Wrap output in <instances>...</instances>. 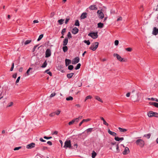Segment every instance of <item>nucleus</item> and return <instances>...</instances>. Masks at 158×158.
<instances>
[{
	"label": "nucleus",
	"instance_id": "f257e3e1",
	"mask_svg": "<svg viewBox=\"0 0 158 158\" xmlns=\"http://www.w3.org/2000/svg\"><path fill=\"white\" fill-rule=\"evenodd\" d=\"M64 148L65 149H67V148L70 149L74 148H73V147L72 146L70 140H67L65 141L64 142Z\"/></svg>",
	"mask_w": 158,
	"mask_h": 158
},
{
	"label": "nucleus",
	"instance_id": "f03ea898",
	"mask_svg": "<svg viewBox=\"0 0 158 158\" xmlns=\"http://www.w3.org/2000/svg\"><path fill=\"white\" fill-rule=\"evenodd\" d=\"M137 145L139 146L140 148H143L145 145L144 141L142 139H138L135 141Z\"/></svg>",
	"mask_w": 158,
	"mask_h": 158
},
{
	"label": "nucleus",
	"instance_id": "7ed1b4c3",
	"mask_svg": "<svg viewBox=\"0 0 158 158\" xmlns=\"http://www.w3.org/2000/svg\"><path fill=\"white\" fill-rule=\"evenodd\" d=\"M113 56L114 57H116L117 59L120 62H127V59H123V58H122L120 56L118 55V54L117 53H114L113 54Z\"/></svg>",
	"mask_w": 158,
	"mask_h": 158
},
{
	"label": "nucleus",
	"instance_id": "20e7f679",
	"mask_svg": "<svg viewBox=\"0 0 158 158\" xmlns=\"http://www.w3.org/2000/svg\"><path fill=\"white\" fill-rule=\"evenodd\" d=\"M148 115L149 117H151L153 116L156 117H158V113L152 111H150L148 113Z\"/></svg>",
	"mask_w": 158,
	"mask_h": 158
},
{
	"label": "nucleus",
	"instance_id": "39448f33",
	"mask_svg": "<svg viewBox=\"0 0 158 158\" xmlns=\"http://www.w3.org/2000/svg\"><path fill=\"white\" fill-rule=\"evenodd\" d=\"M98 32H90L88 34V35L90 36L93 39H96L98 37Z\"/></svg>",
	"mask_w": 158,
	"mask_h": 158
},
{
	"label": "nucleus",
	"instance_id": "423d86ee",
	"mask_svg": "<svg viewBox=\"0 0 158 158\" xmlns=\"http://www.w3.org/2000/svg\"><path fill=\"white\" fill-rule=\"evenodd\" d=\"M99 43L98 42H96L93 43L89 48V49H96L98 47Z\"/></svg>",
	"mask_w": 158,
	"mask_h": 158
},
{
	"label": "nucleus",
	"instance_id": "0eeeda50",
	"mask_svg": "<svg viewBox=\"0 0 158 158\" xmlns=\"http://www.w3.org/2000/svg\"><path fill=\"white\" fill-rule=\"evenodd\" d=\"M99 43L98 42H96L93 43L89 48V49H96L98 47Z\"/></svg>",
	"mask_w": 158,
	"mask_h": 158
},
{
	"label": "nucleus",
	"instance_id": "6e6552de",
	"mask_svg": "<svg viewBox=\"0 0 158 158\" xmlns=\"http://www.w3.org/2000/svg\"><path fill=\"white\" fill-rule=\"evenodd\" d=\"M80 60L79 58L78 57H75L73 59L72 61V64H76L77 63H78Z\"/></svg>",
	"mask_w": 158,
	"mask_h": 158
},
{
	"label": "nucleus",
	"instance_id": "1a4fd4ad",
	"mask_svg": "<svg viewBox=\"0 0 158 158\" xmlns=\"http://www.w3.org/2000/svg\"><path fill=\"white\" fill-rule=\"evenodd\" d=\"M38 49H49L48 48H47V47L46 45V43L44 44L39 47Z\"/></svg>",
	"mask_w": 158,
	"mask_h": 158
},
{
	"label": "nucleus",
	"instance_id": "9d476101",
	"mask_svg": "<svg viewBox=\"0 0 158 158\" xmlns=\"http://www.w3.org/2000/svg\"><path fill=\"white\" fill-rule=\"evenodd\" d=\"M35 144L34 143H32L27 145L26 148L28 149H31L35 147Z\"/></svg>",
	"mask_w": 158,
	"mask_h": 158
},
{
	"label": "nucleus",
	"instance_id": "9b49d317",
	"mask_svg": "<svg viewBox=\"0 0 158 158\" xmlns=\"http://www.w3.org/2000/svg\"><path fill=\"white\" fill-rule=\"evenodd\" d=\"M95 130V129L94 128H89L87 129H86L84 132H83L82 133H84L85 132L87 134L90 133L93 131H94Z\"/></svg>",
	"mask_w": 158,
	"mask_h": 158
},
{
	"label": "nucleus",
	"instance_id": "f8f14e48",
	"mask_svg": "<svg viewBox=\"0 0 158 158\" xmlns=\"http://www.w3.org/2000/svg\"><path fill=\"white\" fill-rule=\"evenodd\" d=\"M130 152L129 148L127 147L125 148L124 151L123 152V155H127Z\"/></svg>",
	"mask_w": 158,
	"mask_h": 158
},
{
	"label": "nucleus",
	"instance_id": "ddd939ff",
	"mask_svg": "<svg viewBox=\"0 0 158 158\" xmlns=\"http://www.w3.org/2000/svg\"><path fill=\"white\" fill-rule=\"evenodd\" d=\"M45 52V57L46 58L50 56L51 55V50H46Z\"/></svg>",
	"mask_w": 158,
	"mask_h": 158
},
{
	"label": "nucleus",
	"instance_id": "4468645a",
	"mask_svg": "<svg viewBox=\"0 0 158 158\" xmlns=\"http://www.w3.org/2000/svg\"><path fill=\"white\" fill-rule=\"evenodd\" d=\"M79 31L77 27H74L73 29L72 33L73 34H77Z\"/></svg>",
	"mask_w": 158,
	"mask_h": 158
},
{
	"label": "nucleus",
	"instance_id": "2eb2a0df",
	"mask_svg": "<svg viewBox=\"0 0 158 158\" xmlns=\"http://www.w3.org/2000/svg\"><path fill=\"white\" fill-rule=\"evenodd\" d=\"M89 9L91 10H96L98 9V7L96 5H92L89 7Z\"/></svg>",
	"mask_w": 158,
	"mask_h": 158
},
{
	"label": "nucleus",
	"instance_id": "dca6fc26",
	"mask_svg": "<svg viewBox=\"0 0 158 158\" xmlns=\"http://www.w3.org/2000/svg\"><path fill=\"white\" fill-rule=\"evenodd\" d=\"M77 122V123L78 122V119H73L71 121L69 122V123H68V124L69 125H72L73 124L74 122Z\"/></svg>",
	"mask_w": 158,
	"mask_h": 158
},
{
	"label": "nucleus",
	"instance_id": "f3484780",
	"mask_svg": "<svg viewBox=\"0 0 158 158\" xmlns=\"http://www.w3.org/2000/svg\"><path fill=\"white\" fill-rule=\"evenodd\" d=\"M158 33V29L154 27L152 31V34L154 35H156Z\"/></svg>",
	"mask_w": 158,
	"mask_h": 158
},
{
	"label": "nucleus",
	"instance_id": "a211bd4d",
	"mask_svg": "<svg viewBox=\"0 0 158 158\" xmlns=\"http://www.w3.org/2000/svg\"><path fill=\"white\" fill-rule=\"evenodd\" d=\"M108 132L110 134L113 136L115 137L117 135V134L116 133L110 131V129H108Z\"/></svg>",
	"mask_w": 158,
	"mask_h": 158
},
{
	"label": "nucleus",
	"instance_id": "6ab92c4d",
	"mask_svg": "<svg viewBox=\"0 0 158 158\" xmlns=\"http://www.w3.org/2000/svg\"><path fill=\"white\" fill-rule=\"evenodd\" d=\"M65 65L66 66L69 65L71 63V60L66 59L65 60Z\"/></svg>",
	"mask_w": 158,
	"mask_h": 158
},
{
	"label": "nucleus",
	"instance_id": "aec40b11",
	"mask_svg": "<svg viewBox=\"0 0 158 158\" xmlns=\"http://www.w3.org/2000/svg\"><path fill=\"white\" fill-rule=\"evenodd\" d=\"M87 13L86 12L83 13L81 16V19H84L86 18L87 17Z\"/></svg>",
	"mask_w": 158,
	"mask_h": 158
},
{
	"label": "nucleus",
	"instance_id": "412c9836",
	"mask_svg": "<svg viewBox=\"0 0 158 158\" xmlns=\"http://www.w3.org/2000/svg\"><path fill=\"white\" fill-rule=\"evenodd\" d=\"M46 45L47 47V49H50L51 48V46H52L51 45V43H50L49 41H48L46 43Z\"/></svg>",
	"mask_w": 158,
	"mask_h": 158
},
{
	"label": "nucleus",
	"instance_id": "4be33fe9",
	"mask_svg": "<svg viewBox=\"0 0 158 158\" xmlns=\"http://www.w3.org/2000/svg\"><path fill=\"white\" fill-rule=\"evenodd\" d=\"M68 40L67 37L65 38L63 41V45L66 46L68 42Z\"/></svg>",
	"mask_w": 158,
	"mask_h": 158
},
{
	"label": "nucleus",
	"instance_id": "5701e85b",
	"mask_svg": "<svg viewBox=\"0 0 158 158\" xmlns=\"http://www.w3.org/2000/svg\"><path fill=\"white\" fill-rule=\"evenodd\" d=\"M94 97L96 99L98 100V101H99L100 102H103L102 100L101 99V98L98 96H95Z\"/></svg>",
	"mask_w": 158,
	"mask_h": 158
},
{
	"label": "nucleus",
	"instance_id": "b1692460",
	"mask_svg": "<svg viewBox=\"0 0 158 158\" xmlns=\"http://www.w3.org/2000/svg\"><path fill=\"white\" fill-rule=\"evenodd\" d=\"M100 13H101L98 15V17L100 19H102L104 17V15L102 12Z\"/></svg>",
	"mask_w": 158,
	"mask_h": 158
},
{
	"label": "nucleus",
	"instance_id": "393cba45",
	"mask_svg": "<svg viewBox=\"0 0 158 158\" xmlns=\"http://www.w3.org/2000/svg\"><path fill=\"white\" fill-rule=\"evenodd\" d=\"M103 27L104 24L103 23L100 22L98 23V28H102Z\"/></svg>",
	"mask_w": 158,
	"mask_h": 158
},
{
	"label": "nucleus",
	"instance_id": "a878e982",
	"mask_svg": "<svg viewBox=\"0 0 158 158\" xmlns=\"http://www.w3.org/2000/svg\"><path fill=\"white\" fill-rule=\"evenodd\" d=\"M73 75V73H70L67 74V77L68 78L70 79L72 77Z\"/></svg>",
	"mask_w": 158,
	"mask_h": 158
},
{
	"label": "nucleus",
	"instance_id": "bb28decb",
	"mask_svg": "<svg viewBox=\"0 0 158 158\" xmlns=\"http://www.w3.org/2000/svg\"><path fill=\"white\" fill-rule=\"evenodd\" d=\"M64 20V19H61L59 20L58 21V22L60 25H62L63 23Z\"/></svg>",
	"mask_w": 158,
	"mask_h": 158
},
{
	"label": "nucleus",
	"instance_id": "cd10ccee",
	"mask_svg": "<svg viewBox=\"0 0 158 158\" xmlns=\"http://www.w3.org/2000/svg\"><path fill=\"white\" fill-rule=\"evenodd\" d=\"M151 134L149 133L147 134H145L144 135L143 137L147 138L148 139H149L151 136Z\"/></svg>",
	"mask_w": 158,
	"mask_h": 158
},
{
	"label": "nucleus",
	"instance_id": "c85d7f7f",
	"mask_svg": "<svg viewBox=\"0 0 158 158\" xmlns=\"http://www.w3.org/2000/svg\"><path fill=\"white\" fill-rule=\"evenodd\" d=\"M96 153L94 151H93L92 153V158H94L97 155Z\"/></svg>",
	"mask_w": 158,
	"mask_h": 158
},
{
	"label": "nucleus",
	"instance_id": "c756f323",
	"mask_svg": "<svg viewBox=\"0 0 158 158\" xmlns=\"http://www.w3.org/2000/svg\"><path fill=\"white\" fill-rule=\"evenodd\" d=\"M118 129L121 132H125L127 131V130L126 129L122 128L120 127H119Z\"/></svg>",
	"mask_w": 158,
	"mask_h": 158
},
{
	"label": "nucleus",
	"instance_id": "7c9ffc66",
	"mask_svg": "<svg viewBox=\"0 0 158 158\" xmlns=\"http://www.w3.org/2000/svg\"><path fill=\"white\" fill-rule=\"evenodd\" d=\"M32 40H26L24 43V45H26L30 44Z\"/></svg>",
	"mask_w": 158,
	"mask_h": 158
},
{
	"label": "nucleus",
	"instance_id": "2f4dec72",
	"mask_svg": "<svg viewBox=\"0 0 158 158\" xmlns=\"http://www.w3.org/2000/svg\"><path fill=\"white\" fill-rule=\"evenodd\" d=\"M49 69H48L45 71V72L47 73L50 76H52V73L51 72L49 71Z\"/></svg>",
	"mask_w": 158,
	"mask_h": 158
},
{
	"label": "nucleus",
	"instance_id": "473e14b6",
	"mask_svg": "<svg viewBox=\"0 0 158 158\" xmlns=\"http://www.w3.org/2000/svg\"><path fill=\"white\" fill-rule=\"evenodd\" d=\"M47 62L46 60H45L44 63L41 66V67L43 68H45L47 66Z\"/></svg>",
	"mask_w": 158,
	"mask_h": 158
},
{
	"label": "nucleus",
	"instance_id": "72a5a7b5",
	"mask_svg": "<svg viewBox=\"0 0 158 158\" xmlns=\"http://www.w3.org/2000/svg\"><path fill=\"white\" fill-rule=\"evenodd\" d=\"M74 25L77 26H79L80 23L78 20L77 19L75 20V23Z\"/></svg>",
	"mask_w": 158,
	"mask_h": 158
},
{
	"label": "nucleus",
	"instance_id": "f704fd0d",
	"mask_svg": "<svg viewBox=\"0 0 158 158\" xmlns=\"http://www.w3.org/2000/svg\"><path fill=\"white\" fill-rule=\"evenodd\" d=\"M81 66V64L80 63H79L77 64L76 66L75 67V70H77L80 68Z\"/></svg>",
	"mask_w": 158,
	"mask_h": 158
},
{
	"label": "nucleus",
	"instance_id": "c9c22d12",
	"mask_svg": "<svg viewBox=\"0 0 158 158\" xmlns=\"http://www.w3.org/2000/svg\"><path fill=\"white\" fill-rule=\"evenodd\" d=\"M43 36H44V35L43 34H42L40 35L39 36L38 39L37 40V41H40L42 38L43 37Z\"/></svg>",
	"mask_w": 158,
	"mask_h": 158
},
{
	"label": "nucleus",
	"instance_id": "e433bc0d",
	"mask_svg": "<svg viewBox=\"0 0 158 158\" xmlns=\"http://www.w3.org/2000/svg\"><path fill=\"white\" fill-rule=\"evenodd\" d=\"M148 99L149 100H151L152 101H155L156 102H158V99L156 98H148Z\"/></svg>",
	"mask_w": 158,
	"mask_h": 158
},
{
	"label": "nucleus",
	"instance_id": "4c0bfd02",
	"mask_svg": "<svg viewBox=\"0 0 158 158\" xmlns=\"http://www.w3.org/2000/svg\"><path fill=\"white\" fill-rule=\"evenodd\" d=\"M74 67L72 65H69L68 67V69L69 70H72L73 68Z\"/></svg>",
	"mask_w": 158,
	"mask_h": 158
},
{
	"label": "nucleus",
	"instance_id": "58836bf2",
	"mask_svg": "<svg viewBox=\"0 0 158 158\" xmlns=\"http://www.w3.org/2000/svg\"><path fill=\"white\" fill-rule=\"evenodd\" d=\"M73 99V98L72 96H69L66 98L67 101H72Z\"/></svg>",
	"mask_w": 158,
	"mask_h": 158
},
{
	"label": "nucleus",
	"instance_id": "ea45409f",
	"mask_svg": "<svg viewBox=\"0 0 158 158\" xmlns=\"http://www.w3.org/2000/svg\"><path fill=\"white\" fill-rule=\"evenodd\" d=\"M67 37L69 39H70L72 38V36L71 35V34L70 32H69L68 33L67 35Z\"/></svg>",
	"mask_w": 158,
	"mask_h": 158
},
{
	"label": "nucleus",
	"instance_id": "a19ab883",
	"mask_svg": "<svg viewBox=\"0 0 158 158\" xmlns=\"http://www.w3.org/2000/svg\"><path fill=\"white\" fill-rule=\"evenodd\" d=\"M32 69V68H29L27 70L26 73L27 74V75H30L29 73V72Z\"/></svg>",
	"mask_w": 158,
	"mask_h": 158
},
{
	"label": "nucleus",
	"instance_id": "79ce46f5",
	"mask_svg": "<svg viewBox=\"0 0 158 158\" xmlns=\"http://www.w3.org/2000/svg\"><path fill=\"white\" fill-rule=\"evenodd\" d=\"M92 98V96L90 95H89L88 96H87L85 98V102L86 100L89 99H91Z\"/></svg>",
	"mask_w": 158,
	"mask_h": 158
},
{
	"label": "nucleus",
	"instance_id": "37998d69",
	"mask_svg": "<svg viewBox=\"0 0 158 158\" xmlns=\"http://www.w3.org/2000/svg\"><path fill=\"white\" fill-rule=\"evenodd\" d=\"M120 138H119L118 137H117L116 136L115 137H114V139L116 141H120Z\"/></svg>",
	"mask_w": 158,
	"mask_h": 158
},
{
	"label": "nucleus",
	"instance_id": "c03bdc74",
	"mask_svg": "<svg viewBox=\"0 0 158 158\" xmlns=\"http://www.w3.org/2000/svg\"><path fill=\"white\" fill-rule=\"evenodd\" d=\"M66 28H64L61 31V34L62 35H64V33H65L66 31Z\"/></svg>",
	"mask_w": 158,
	"mask_h": 158
},
{
	"label": "nucleus",
	"instance_id": "a18cd8bd",
	"mask_svg": "<svg viewBox=\"0 0 158 158\" xmlns=\"http://www.w3.org/2000/svg\"><path fill=\"white\" fill-rule=\"evenodd\" d=\"M90 118H87L86 119H83L82 121L83 122H87L89 121L90 120Z\"/></svg>",
	"mask_w": 158,
	"mask_h": 158
},
{
	"label": "nucleus",
	"instance_id": "49530a36",
	"mask_svg": "<svg viewBox=\"0 0 158 158\" xmlns=\"http://www.w3.org/2000/svg\"><path fill=\"white\" fill-rule=\"evenodd\" d=\"M14 64L13 62L12 64L10 70V71H12L13 70L14 68Z\"/></svg>",
	"mask_w": 158,
	"mask_h": 158
},
{
	"label": "nucleus",
	"instance_id": "de8ad7c7",
	"mask_svg": "<svg viewBox=\"0 0 158 158\" xmlns=\"http://www.w3.org/2000/svg\"><path fill=\"white\" fill-rule=\"evenodd\" d=\"M85 43L87 45H89L90 44V42L89 40H86L84 41Z\"/></svg>",
	"mask_w": 158,
	"mask_h": 158
},
{
	"label": "nucleus",
	"instance_id": "09e8293b",
	"mask_svg": "<svg viewBox=\"0 0 158 158\" xmlns=\"http://www.w3.org/2000/svg\"><path fill=\"white\" fill-rule=\"evenodd\" d=\"M22 148V147L21 146L15 147L14 148V151H16V150H19V149H21Z\"/></svg>",
	"mask_w": 158,
	"mask_h": 158
},
{
	"label": "nucleus",
	"instance_id": "8fccbe9b",
	"mask_svg": "<svg viewBox=\"0 0 158 158\" xmlns=\"http://www.w3.org/2000/svg\"><path fill=\"white\" fill-rule=\"evenodd\" d=\"M43 137L44 139H51L52 138V136L47 137L46 136H44Z\"/></svg>",
	"mask_w": 158,
	"mask_h": 158
},
{
	"label": "nucleus",
	"instance_id": "3c124183",
	"mask_svg": "<svg viewBox=\"0 0 158 158\" xmlns=\"http://www.w3.org/2000/svg\"><path fill=\"white\" fill-rule=\"evenodd\" d=\"M116 147L117 152L118 153L120 151L119 149V145L118 144L116 145Z\"/></svg>",
	"mask_w": 158,
	"mask_h": 158
},
{
	"label": "nucleus",
	"instance_id": "603ef678",
	"mask_svg": "<svg viewBox=\"0 0 158 158\" xmlns=\"http://www.w3.org/2000/svg\"><path fill=\"white\" fill-rule=\"evenodd\" d=\"M156 102H149V104L151 106H155V105Z\"/></svg>",
	"mask_w": 158,
	"mask_h": 158
},
{
	"label": "nucleus",
	"instance_id": "864d4df0",
	"mask_svg": "<svg viewBox=\"0 0 158 158\" xmlns=\"http://www.w3.org/2000/svg\"><path fill=\"white\" fill-rule=\"evenodd\" d=\"M69 18L67 17L65 19V23L66 24H67L68 23V22H69Z\"/></svg>",
	"mask_w": 158,
	"mask_h": 158
},
{
	"label": "nucleus",
	"instance_id": "5fc2aeb1",
	"mask_svg": "<svg viewBox=\"0 0 158 158\" xmlns=\"http://www.w3.org/2000/svg\"><path fill=\"white\" fill-rule=\"evenodd\" d=\"M20 79V76L18 77L17 80H16V82H15L16 84L18 83L19 82Z\"/></svg>",
	"mask_w": 158,
	"mask_h": 158
},
{
	"label": "nucleus",
	"instance_id": "6e6d98bb",
	"mask_svg": "<svg viewBox=\"0 0 158 158\" xmlns=\"http://www.w3.org/2000/svg\"><path fill=\"white\" fill-rule=\"evenodd\" d=\"M103 121V124L106 126H108L109 124L107 123L105 120Z\"/></svg>",
	"mask_w": 158,
	"mask_h": 158
},
{
	"label": "nucleus",
	"instance_id": "4d7b16f0",
	"mask_svg": "<svg viewBox=\"0 0 158 158\" xmlns=\"http://www.w3.org/2000/svg\"><path fill=\"white\" fill-rule=\"evenodd\" d=\"M119 43V41L118 40H115L114 41V44L115 45L117 46L118 45Z\"/></svg>",
	"mask_w": 158,
	"mask_h": 158
},
{
	"label": "nucleus",
	"instance_id": "13d9d810",
	"mask_svg": "<svg viewBox=\"0 0 158 158\" xmlns=\"http://www.w3.org/2000/svg\"><path fill=\"white\" fill-rule=\"evenodd\" d=\"M17 73H16L12 75V77L13 78H16L17 77Z\"/></svg>",
	"mask_w": 158,
	"mask_h": 158
},
{
	"label": "nucleus",
	"instance_id": "bf43d9fd",
	"mask_svg": "<svg viewBox=\"0 0 158 158\" xmlns=\"http://www.w3.org/2000/svg\"><path fill=\"white\" fill-rule=\"evenodd\" d=\"M56 94L55 93H52L50 95V98L54 96H55Z\"/></svg>",
	"mask_w": 158,
	"mask_h": 158
},
{
	"label": "nucleus",
	"instance_id": "052dcab7",
	"mask_svg": "<svg viewBox=\"0 0 158 158\" xmlns=\"http://www.w3.org/2000/svg\"><path fill=\"white\" fill-rule=\"evenodd\" d=\"M60 111L59 110H57V111L56 112V114L57 115H58L60 113Z\"/></svg>",
	"mask_w": 158,
	"mask_h": 158
},
{
	"label": "nucleus",
	"instance_id": "680f3d73",
	"mask_svg": "<svg viewBox=\"0 0 158 158\" xmlns=\"http://www.w3.org/2000/svg\"><path fill=\"white\" fill-rule=\"evenodd\" d=\"M47 143L50 146H51L52 145V142L50 141H48Z\"/></svg>",
	"mask_w": 158,
	"mask_h": 158
},
{
	"label": "nucleus",
	"instance_id": "e2e57ef3",
	"mask_svg": "<svg viewBox=\"0 0 158 158\" xmlns=\"http://www.w3.org/2000/svg\"><path fill=\"white\" fill-rule=\"evenodd\" d=\"M40 140L42 142H45L46 140L43 139L42 138H40Z\"/></svg>",
	"mask_w": 158,
	"mask_h": 158
},
{
	"label": "nucleus",
	"instance_id": "0e129e2a",
	"mask_svg": "<svg viewBox=\"0 0 158 158\" xmlns=\"http://www.w3.org/2000/svg\"><path fill=\"white\" fill-rule=\"evenodd\" d=\"M82 116H79L78 118H76L75 119H78V122L79 121V120L81 119H82Z\"/></svg>",
	"mask_w": 158,
	"mask_h": 158
},
{
	"label": "nucleus",
	"instance_id": "69168bd1",
	"mask_svg": "<svg viewBox=\"0 0 158 158\" xmlns=\"http://www.w3.org/2000/svg\"><path fill=\"white\" fill-rule=\"evenodd\" d=\"M13 104V103L12 102H10V104H9L8 106H12Z\"/></svg>",
	"mask_w": 158,
	"mask_h": 158
},
{
	"label": "nucleus",
	"instance_id": "338daca9",
	"mask_svg": "<svg viewBox=\"0 0 158 158\" xmlns=\"http://www.w3.org/2000/svg\"><path fill=\"white\" fill-rule=\"evenodd\" d=\"M122 17H119L117 19V21H119L122 20Z\"/></svg>",
	"mask_w": 158,
	"mask_h": 158
},
{
	"label": "nucleus",
	"instance_id": "774afa93",
	"mask_svg": "<svg viewBox=\"0 0 158 158\" xmlns=\"http://www.w3.org/2000/svg\"><path fill=\"white\" fill-rule=\"evenodd\" d=\"M155 106L156 107L158 108V103L156 102L155 105Z\"/></svg>",
	"mask_w": 158,
	"mask_h": 158
}]
</instances>
